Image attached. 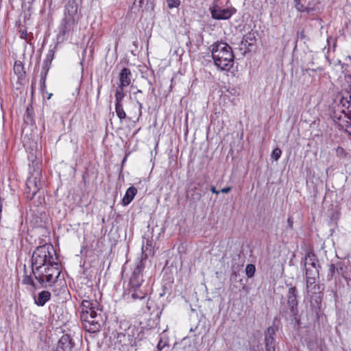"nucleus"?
I'll list each match as a JSON object with an SVG mask.
<instances>
[{"instance_id": "2f4dec72", "label": "nucleus", "mask_w": 351, "mask_h": 351, "mask_svg": "<svg viewBox=\"0 0 351 351\" xmlns=\"http://www.w3.org/2000/svg\"><path fill=\"white\" fill-rule=\"evenodd\" d=\"M336 154L339 157L345 158L346 156V153L344 149L341 147H338L336 149Z\"/></svg>"}, {"instance_id": "a211bd4d", "label": "nucleus", "mask_w": 351, "mask_h": 351, "mask_svg": "<svg viewBox=\"0 0 351 351\" xmlns=\"http://www.w3.org/2000/svg\"><path fill=\"white\" fill-rule=\"evenodd\" d=\"M136 193L137 189L134 186L129 187L127 189L123 198L122 199V204L124 206L128 205L132 201Z\"/></svg>"}, {"instance_id": "9d476101", "label": "nucleus", "mask_w": 351, "mask_h": 351, "mask_svg": "<svg viewBox=\"0 0 351 351\" xmlns=\"http://www.w3.org/2000/svg\"><path fill=\"white\" fill-rule=\"evenodd\" d=\"M277 329L271 326H269L265 332V347L266 351H276V332Z\"/></svg>"}, {"instance_id": "cd10ccee", "label": "nucleus", "mask_w": 351, "mask_h": 351, "mask_svg": "<svg viewBox=\"0 0 351 351\" xmlns=\"http://www.w3.org/2000/svg\"><path fill=\"white\" fill-rule=\"evenodd\" d=\"M255 271H256V268L254 265H252V264L247 265V266L245 267V274L248 278H252V276H254Z\"/></svg>"}, {"instance_id": "09e8293b", "label": "nucleus", "mask_w": 351, "mask_h": 351, "mask_svg": "<svg viewBox=\"0 0 351 351\" xmlns=\"http://www.w3.org/2000/svg\"><path fill=\"white\" fill-rule=\"evenodd\" d=\"M88 49V45H86V49H84V52H86V49Z\"/></svg>"}, {"instance_id": "20e7f679", "label": "nucleus", "mask_w": 351, "mask_h": 351, "mask_svg": "<svg viewBox=\"0 0 351 351\" xmlns=\"http://www.w3.org/2000/svg\"><path fill=\"white\" fill-rule=\"evenodd\" d=\"M40 277L36 274V271L32 270V273L35 279L42 285L43 287H47V284L49 286L53 285L60 274V271L58 267V263L53 262L50 265L42 266Z\"/></svg>"}, {"instance_id": "aec40b11", "label": "nucleus", "mask_w": 351, "mask_h": 351, "mask_svg": "<svg viewBox=\"0 0 351 351\" xmlns=\"http://www.w3.org/2000/svg\"><path fill=\"white\" fill-rule=\"evenodd\" d=\"M128 291L129 293L131 294L132 298H133L134 300H143L145 298L147 295L145 291L141 289V287L138 289H129Z\"/></svg>"}, {"instance_id": "7c9ffc66", "label": "nucleus", "mask_w": 351, "mask_h": 351, "mask_svg": "<svg viewBox=\"0 0 351 351\" xmlns=\"http://www.w3.org/2000/svg\"><path fill=\"white\" fill-rule=\"evenodd\" d=\"M337 268L338 269V274H343L344 271V264L341 261H337V263H334Z\"/></svg>"}, {"instance_id": "f257e3e1", "label": "nucleus", "mask_w": 351, "mask_h": 351, "mask_svg": "<svg viewBox=\"0 0 351 351\" xmlns=\"http://www.w3.org/2000/svg\"><path fill=\"white\" fill-rule=\"evenodd\" d=\"M77 5L74 1H69L64 7V17L57 35V44L64 43L77 26L79 17Z\"/></svg>"}, {"instance_id": "4c0bfd02", "label": "nucleus", "mask_w": 351, "mask_h": 351, "mask_svg": "<svg viewBox=\"0 0 351 351\" xmlns=\"http://www.w3.org/2000/svg\"><path fill=\"white\" fill-rule=\"evenodd\" d=\"M201 196H202V195H201V194H200V193H197V194H196V195H195V197H193V198L194 199H197V200H198V199H200Z\"/></svg>"}, {"instance_id": "6ab92c4d", "label": "nucleus", "mask_w": 351, "mask_h": 351, "mask_svg": "<svg viewBox=\"0 0 351 351\" xmlns=\"http://www.w3.org/2000/svg\"><path fill=\"white\" fill-rule=\"evenodd\" d=\"M97 305L96 302H93L90 300H84L82 302V313L81 315L89 314L90 311H96L95 310V306Z\"/></svg>"}, {"instance_id": "412c9836", "label": "nucleus", "mask_w": 351, "mask_h": 351, "mask_svg": "<svg viewBox=\"0 0 351 351\" xmlns=\"http://www.w3.org/2000/svg\"><path fill=\"white\" fill-rule=\"evenodd\" d=\"M115 111L121 121L126 118V114L123 110L122 102H115Z\"/></svg>"}, {"instance_id": "49530a36", "label": "nucleus", "mask_w": 351, "mask_h": 351, "mask_svg": "<svg viewBox=\"0 0 351 351\" xmlns=\"http://www.w3.org/2000/svg\"><path fill=\"white\" fill-rule=\"evenodd\" d=\"M245 53H246V48L245 47V51L243 53L245 54Z\"/></svg>"}, {"instance_id": "c756f323", "label": "nucleus", "mask_w": 351, "mask_h": 351, "mask_svg": "<svg viewBox=\"0 0 351 351\" xmlns=\"http://www.w3.org/2000/svg\"><path fill=\"white\" fill-rule=\"evenodd\" d=\"M281 154V149L278 147H276L273 150L271 153V158L275 160H278L280 158Z\"/></svg>"}, {"instance_id": "79ce46f5", "label": "nucleus", "mask_w": 351, "mask_h": 351, "mask_svg": "<svg viewBox=\"0 0 351 351\" xmlns=\"http://www.w3.org/2000/svg\"><path fill=\"white\" fill-rule=\"evenodd\" d=\"M89 49H90V51L92 53L93 51V45L89 46Z\"/></svg>"}, {"instance_id": "f704fd0d", "label": "nucleus", "mask_w": 351, "mask_h": 351, "mask_svg": "<svg viewBox=\"0 0 351 351\" xmlns=\"http://www.w3.org/2000/svg\"><path fill=\"white\" fill-rule=\"evenodd\" d=\"M231 191V188L230 186H228V187H226V188H223L222 189L220 192L223 193H228V192H230Z\"/></svg>"}, {"instance_id": "f03ea898", "label": "nucleus", "mask_w": 351, "mask_h": 351, "mask_svg": "<svg viewBox=\"0 0 351 351\" xmlns=\"http://www.w3.org/2000/svg\"><path fill=\"white\" fill-rule=\"evenodd\" d=\"M54 252L53 246L47 244L38 246L34 251L32 256V270L36 271L38 277L40 275L42 266L50 265L55 262L52 254Z\"/></svg>"}, {"instance_id": "c85d7f7f", "label": "nucleus", "mask_w": 351, "mask_h": 351, "mask_svg": "<svg viewBox=\"0 0 351 351\" xmlns=\"http://www.w3.org/2000/svg\"><path fill=\"white\" fill-rule=\"evenodd\" d=\"M167 7L169 9L178 8L180 4V0H167Z\"/></svg>"}, {"instance_id": "c9c22d12", "label": "nucleus", "mask_w": 351, "mask_h": 351, "mask_svg": "<svg viewBox=\"0 0 351 351\" xmlns=\"http://www.w3.org/2000/svg\"><path fill=\"white\" fill-rule=\"evenodd\" d=\"M144 0H134V4H138L139 7H142Z\"/></svg>"}, {"instance_id": "39448f33", "label": "nucleus", "mask_w": 351, "mask_h": 351, "mask_svg": "<svg viewBox=\"0 0 351 351\" xmlns=\"http://www.w3.org/2000/svg\"><path fill=\"white\" fill-rule=\"evenodd\" d=\"M81 320L84 329L90 333L97 332L101 329L102 319L101 314L97 311H90L88 315H81Z\"/></svg>"}, {"instance_id": "a18cd8bd", "label": "nucleus", "mask_w": 351, "mask_h": 351, "mask_svg": "<svg viewBox=\"0 0 351 351\" xmlns=\"http://www.w3.org/2000/svg\"><path fill=\"white\" fill-rule=\"evenodd\" d=\"M335 46H336L335 45H332V49H333V50H335Z\"/></svg>"}, {"instance_id": "de8ad7c7", "label": "nucleus", "mask_w": 351, "mask_h": 351, "mask_svg": "<svg viewBox=\"0 0 351 351\" xmlns=\"http://www.w3.org/2000/svg\"><path fill=\"white\" fill-rule=\"evenodd\" d=\"M214 44L217 45V44H220V43L217 41V42L215 43Z\"/></svg>"}, {"instance_id": "1a4fd4ad", "label": "nucleus", "mask_w": 351, "mask_h": 351, "mask_svg": "<svg viewBox=\"0 0 351 351\" xmlns=\"http://www.w3.org/2000/svg\"><path fill=\"white\" fill-rule=\"evenodd\" d=\"M298 291L295 287H289L287 298V304L289 307L291 315L294 317V319L299 324L300 319L298 317Z\"/></svg>"}, {"instance_id": "2eb2a0df", "label": "nucleus", "mask_w": 351, "mask_h": 351, "mask_svg": "<svg viewBox=\"0 0 351 351\" xmlns=\"http://www.w3.org/2000/svg\"><path fill=\"white\" fill-rule=\"evenodd\" d=\"M13 70L14 74L17 75L18 82L20 84H23L25 78V72L23 63L20 61L15 62Z\"/></svg>"}, {"instance_id": "a19ab883", "label": "nucleus", "mask_w": 351, "mask_h": 351, "mask_svg": "<svg viewBox=\"0 0 351 351\" xmlns=\"http://www.w3.org/2000/svg\"><path fill=\"white\" fill-rule=\"evenodd\" d=\"M160 343H161V341H160V342L158 343V346H157V347H158V348L159 350H161V349H162V347H161V344H160Z\"/></svg>"}, {"instance_id": "58836bf2", "label": "nucleus", "mask_w": 351, "mask_h": 351, "mask_svg": "<svg viewBox=\"0 0 351 351\" xmlns=\"http://www.w3.org/2000/svg\"><path fill=\"white\" fill-rule=\"evenodd\" d=\"M27 33H26V32H21V38H25V37L27 36Z\"/></svg>"}, {"instance_id": "9b49d317", "label": "nucleus", "mask_w": 351, "mask_h": 351, "mask_svg": "<svg viewBox=\"0 0 351 351\" xmlns=\"http://www.w3.org/2000/svg\"><path fill=\"white\" fill-rule=\"evenodd\" d=\"M304 265L305 269L310 267L311 269H316L317 274H319V269L320 266L319 265V261L317 256L313 252H308L306 254L304 260Z\"/></svg>"}, {"instance_id": "5701e85b", "label": "nucleus", "mask_w": 351, "mask_h": 351, "mask_svg": "<svg viewBox=\"0 0 351 351\" xmlns=\"http://www.w3.org/2000/svg\"><path fill=\"white\" fill-rule=\"evenodd\" d=\"M123 88L122 86H119L116 90L115 93V102H122L123 99L125 97L123 93Z\"/></svg>"}, {"instance_id": "7ed1b4c3", "label": "nucleus", "mask_w": 351, "mask_h": 351, "mask_svg": "<svg viewBox=\"0 0 351 351\" xmlns=\"http://www.w3.org/2000/svg\"><path fill=\"white\" fill-rule=\"evenodd\" d=\"M212 57L215 65L222 71H228L233 66L234 54L230 45H213Z\"/></svg>"}, {"instance_id": "393cba45", "label": "nucleus", "mask_w": 351, "mask_h": 351, "mask_svg": "<svg viewBox=\"0 0 351 351\" xmlns=\"http://www.w3.org/2000/svg\"><path fill=\"white\" fill-rule=\"evenodd\" d=\"M295 3V9L300 12H309V8L305 7L304 5L301 3V0H293Z\"/></svg>"}, {"instance_id": "f8f14e48", "label": "nucleus", "mask_w": 351, "mask_h": 351, "mask_svg": "<svg viewBox=\"0 0 351 351\" xmlns=\"http://www.w3.org/2000/svg\"><path fill=\"white\" fill-rule=\"evenodd\" d=\"M73 343L69 335H63L58 341L56 351H72Z\"/></svg>"}, {"instance_id": "473e14b6", "label": "nucleus", "mask_w": 351, "mask_h": 351, "mask_svg": "<svg viewBox=\"0 0 351 351\" xmlns=\"http://www.w3.org/2000/svg\"><path fill=\"white\" fill-rule=\"evenodd\" d=\"M23 283L25 285H30L34 287V282L30 276H26L23 280Z\"/></svg>"}, {"instance_id": "4be33fe9", "label": "nucleus", "mask_w": 351, "mask_h": 351, "mask_svg": "<svg viewBox=\"0 0 351 351\" xmlns=\"http://www.w3.org/2000/svg\"><path fill=\"white\" fill-rule=\"evenodd\" d=\"M336 274H338V269L337 268L334 263H332L329 265L328 272L327 275L328 280H332L334 277H335Z\"/></svg>"}, {"instance_id": "f3484780", "label": "nucleus", "mask_w": 351, "mask_h": 351, "mask_svg": "<svg viewBox=\"0 0 351 351\" xmlns=\"http://www.w3.org/2000/svg\"><path fill=\"white\" fill-rule=\"evenodd\" d=\"M137 334V329L134 326H129L128 328L125 330V333L120 332L119 336L123 335L124 337H128V343L131 346H133L135 343V336Z\"/></svg>"}, {"instance_id": "423d86ee", "label": "nucleus", "mask_w": 351, "mask_h": 351, "mask_svg": "<svg viewBox=\"0 0 351 351\" xmlns=\"http://www.w3.org/2000/svg\"><path fill=\"white\" fill-rule=\"evenodd\" d=\"M36 165L38 166V163L36 162ZM37 169L32 173V176L27 178L26 182V188L25 189V193L26 194L27 198L32 199L39 191L41 186V182L40 180V170L38 167Z\"/></svg>"}, {"instance_id": "ea45409f", "label": "nucleus", "mask_w": 351, "mask_h": 351, "mask_svg": "<svg viewBox=\"0 0 351 351\" xmlns=\"http://www.w3.org/2000/svg\"><path fill=\"white\" fill-rule=\"evenodd\" d=\"M313 64H314V63L313 62H311L308 63V67H314Z\"/></svg>"}, {"instance_id": "4468645a", "label": "nucleus", "mask_w": 351, "mask_h": 351, "mask_svg": "<svg viewBox=\"0 0 351 351\" xmlns=\"http://www.w3.org/2000/svg\"><path fill=\"white\" fill-rule=\"evenodd\" d=\"M132 73L128 68H123L119 74L120 84L119 86L126 87L131 83Z\"/></svg>"}, {"instance_id": "3c124183", "label": "nucleus", "mask_w": 351, "mask_h": 351, "mask_svg": "<svg viewBox=\"0 0 351 351\" xmlns=\"http://www.w3.org/2000/svg\"><path fill=\"white\" fill-rule=\"evenodd\" d=\"M295 49H296V45H295L294 49H293V51H295Z\"/></svg>"}, {"instance_id": "37998d69", "label": "nucleus", "mask_w": 351, "mask_h": 351, "mask_svg": "<svg viewBox=\"0 0 351 351\" xmlns=\"http://www.w3.org/2000/svg\"><path fill=\"white\" fill-rule=\"evenodd\" d=\"M138 104L139 108H140V110H141V109L143 108V105H142V104H141V103H140V102H138Z\"/></svg>"}, {"instance_id": "a878e982", "label": "nucleus", "mask_w": 351, "mask_h": 351, "mask_svg": "<svg viewBox=\"0 0 351 351\" xmlns=\"http://www.w3.org/2000/svg\"><path fill=\"white\" fill-rule=\"evenodd\" d=\"M323 71V68L321 67V66H317L315 68L314 67H306L305 69H302V75H310V71H313V72H317V71H319V72H322Z\"/></svg>"}, {"instance_id": "e433bc0d", "label": "nucleus", "mask_w": 351, "mask_h": 351, "mask_svg": "<svg viewBox=\"0 0 351 351\" xmlns=\"http://www.w3.org/2000/svg\"><path fill=\"white\" fill-rule=\"evenodd\" d=\"M210 191L215 194H219L220 191H217L215 186L210 188Z\"/></svg>"}, {"instance_id": "6e6552de", "label": "nucleus", "mask_w": 351, "mask_h": 351, "mask_svg": "<svg viewBox=\"0 0 351 351\" xmlns=\"http://www.w3.org/2000/svg\"><path fill=\"white\" fill-rule=\"evenodd\" d=\"M211 17L215 20H228L237 12L234 8L222 9L217 4H214L209 8Z\"/></svg>"}, {"instance_id": "dca6fc26", "label": "nucleus", "mask_w": 351, "mask_h": 351, "mask_svg": "<svg viewBox=\"0 0 351 351\" xmlns=\"http://www.w3.org/2000/svg\"><path fill=\"white\" fill-rule=\"evenodd\" d=\"M51 293L48 291H42L34 298V302L37 306H43L51 298Z\"/></svg>"}, {"instance_id": "8fccbe9b", "label": "nucleus", "mask_w": 351, "mask_h": 351, "mask_svg": "<svg viewBox=\"0 0 351 351\" xmlns=\"http://www.w3.org/2000/svg\"><path fill=\"white\" fill-rule=\"evenodd\" d=\"M42 80L43 81V83H45V77L42 79Z\"/></svg>"}, {"instance_id": "bb28decb", "label": "nucleus", "mask_w": 351, "mask_h": 351, "mask_svg": "<svg viewBox=\"0 0 351 351\" xmlns=\"http://www.w3.org/2000/svg\"><path fill=\"white\" fill-rule=\"evenodd\" d=\"M313 291V293L316 294V293H318L319 295L316 297V299H315V301L316 302H318L319 301L321 300V298H322V290H321V287H320V285H314V286L311 288V289L309 291Z\"/></svg>"}, {"instance_id": "ddd939ff", "label": "nucleus", "mask_w": 351, "mask_h": 351, "mask_svg": "<svg viewBox=\"0 0 351 351\" xmlns=\"http://www.w3.org/2000/svg\"><path fill=\"white\" fill-rule=\"evenodd\" d=\"M319 276L316 269H311L310 267L306 268V289L309 291L311 288L315 285V279Z\"/></svg>"}, {"instance_id": "0eeeda50", "label": "nucleus", "mask_w": 351, "mask_h": 351, "mask_svg": "<svg viewBox=\"0 0 351 351\" xmlns=\"http://www.w3.org/2000/svg\"><path fill=\"white\" fill-rule=\"evenodd\" d=\"M145 268L143 260L139 259L136 263V266L132 271L129 282V289H138L143 282V271Z\"/></svg>"}, {"instance_id": "72a5a7b5", "label": "nucleus", "mask_w": 351, "mask_h": 351, "mask_svg": "<svg viewBox=\"0 0 351 351\" xmlns=\"http://www.w3.org/2000/svg\"><path fill=\"white\" fill-rule=\"evenodd\" d=\"M287 222H288V226H289V228L292 229L293 224V219L291 217H289L287 219Z\"/></svg>"}, {"instance_id": "c03bdc74", "label": "nucleus", "mask_w": 351, "mask_h": 351, "mask_svg": "<svg viewBox=\"0 0 351 351\" xmlns=\"http://www.w3.org/2000/svg\"><path fill=\"white\" fill-rule=\"evenodd\" d=\"M34 45H30V47H32V51L33 52L34 51V47H33Z\"/></svg>"}, {"instance_id": "b1692460", "label": "nucleus", "mask_w": 351, "mask_h": 351, "mask_svg": "<svg viewBox=\"0 0 351 351\" xmlns=\"http://www.w3.org/2000/svg\"><path fill=\"white\" fill-rule=\"evenodd\" d=\"M55 49H56V46L53 47V49H50L49 51V53H48L47 57V60L45 61V65L43 66V69H46L47 71H48V70H49L48 61H49L50 62L52 61V60L53 58Z\"/></svg>"}]
</instances>
